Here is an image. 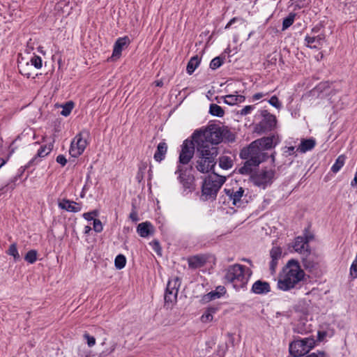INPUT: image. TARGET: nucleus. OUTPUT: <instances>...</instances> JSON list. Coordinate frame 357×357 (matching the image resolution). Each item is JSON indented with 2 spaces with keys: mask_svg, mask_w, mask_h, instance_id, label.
Segmentation results:
<instances>
[{
  "mask_svg": "<svg viewBox=\"0 0 357 357\" xmlns=\"http://www.w3.org/2000/svg\"><path fill=\"white\" fill-rule=\"evenodd\" d=\"M304 278L305 273L299 262L296 259H290L279 275L278 287L282 291L291 290L296 288Z\"/></svg>",
  "mask_w": 357,
  "mask_h": 357,
  "instance_id": "1",
  "label": "nucleus"
},
{
  "mask_svg": "<svg viewBox=\"0 0 357 357\" xmlns=\"http://www.w3.org/2000/svg\"><path fill=\"white\" fill-rule=\"evenodd\" d=\"M240 157L241 159L245 160V162L238 171L241 174L249 175L261 162L267 160L268 155L266 152H263L259 145H257L253 141L248 146L241 150Z\"/></svg>",
  "mask_w": 357,
  "mask_h": 357,
  "instance_id": "2",
  "label": "nucleus"
},
{
  "mask_svg": "<svg viewBox=\"0 0 357 357\" xmlns=\"http://www.w3.org/2000/svg\"><path fill=\"white\" fill-rule=\"evenodd\" d=\"M218 154L217 146L197 144V161L195 167L202 173H208L211 171L216 164V157Z\"/></svg>",
  "mask_w": 357,
  "mask_h": 357,
  "instance_id": "3",
  "label": "nucleus"
},
{
  "mask_svg": "<svg viewBox=\"0 0 357 357\" xmlns=\"http://www.w3.org/2000/svg\"><path fill=\"white\" fill-rule=\"evenodd\" d=\"M195 153V144L192 141L185 139L182 146L178 158V165L175 174H178V179L185 188H190V178L186 175V169L182 165H187L192 158Z\"/></svg>",
  "mask_w": 357,
  "mask_h": 357,
  "instance_id": "4",
  "label": "nucleus"
},
{
  "mask_svg": "<svg viewBox=\"0 0 357 357\" xmlns=\"http://www.w3.org/2000/svg\"><path fill=\"white\" fill-rule=\"evenodd\" d=\"M250 269L245 266L236 264L225 270V280L236 289L244 288L249 280Z\"/></svg>",
  "mask_w": 357,
  "mask_h": 357,
  "instance_id": "5",
  "label": "nucleus"
},
{
  "mask_svg": "<svg viewBox=\"0 0 357 357\" xmlns=\"http://www.w3.org/2000/svg\"><path fill=\"white\" fill-rule=\"evenodd\" d=\"M222 127L211 125L204 130H196L193 133L192 137L198 145L208 144V145L211 144L212 146H216L222 141Z\"/></svg>",
  "mask_w": 357,
  "mask_h": 357,
  "instance_id": "6",
  "label": "nucleus"
},
{
  "mask_svg": "<svg viewBox=\"0 0 357 357\" xmlns=\"http://www.w3.org/2000/svg\"><path fill=\"white\" fill-rule=\"evenodd\" d=\"M226 181V177L215 173L208 175L204 181L202 192L206 199H215L217 193Z\"/></svg>",
  "mask_w": 357,
  "mask_h": 357,
  "instance_id": "7",
  "label": "nucleus"
},
{
  "mask_svg": "<svg viewBox=\"0 0 357 357\" xmlns=\"http://www.w3.org/2000/svg\"><path fill=\"white\" fill-rule=\"evenodd\" d=\"M315 346L314 338L307 337L297 340L289 344V352L295 356H303L307 354Z\"/></svg>",
  "mask_w": 357,
  "mask_h": 357,
  "instance_id": "8",
  "label": "nucleus"
},
{
  "mask_svg": "<svg viewBox=\"0 0 357 357\" xmlns=\"http://www.w3.org/2000/svg\"><path fill=\"white\" fill-rule=\"evenodd\" d=\"M275 174V169L265 168L254 174L251 173L250 179L255 185L264 189L272 183Z\"/></svg>",
  "mask_w": 357,
  "mask_h": 357,
  "instance_id": "9",
  "label": "nucleus"
},
{
  "mask_svg": "<svg viewBox=\"0 0 357 357\" xmlns=\"http://www.w3.org/2000/svg\"><path fill=\"white\" fill-rule=\"evenodd\" d=\"M180 286L181 280L178 277H175L168 281L164 298L165 304H173L176 302Z\"/></svg>",
  "mask_w": 357,
  "mask_h": 357,
  "instance_id": "10",
  "label": "nucleus"
},
{
  "mask_svg": "<svg viewBox=\"0 0 357 357\" xmlns=\"http://www.w3.org/2000/svg\"><path fill=\"white\" fill-rule=\"evenodd\" d=\"M226 195L228 196L229 201L232 202V205L236 207H243L248 202L247 195H245V190L240 187L237 190L225 189Z\"/></svg>",
  "mask_w": 357,
  "mask_h": 357,
  "instance_id": "11",
  "label": "nucleus"
},
{
  "mask_svg": "<svg viewBox=\"0 0 357 357\" xmlns=\"http://www.w3.org/2000/svg\"><path fill=\"white\" fill-rule=\"evenodd\" d=\"M262 119L257 126L259 132H266L272 130L276 126L277 120L275 115L271 114L267 110L261 112Z\"/></svg>",
  "mask_w": 357,
  "mask_h": 357,
  "instance_id": "12",
  "label": "nucleus"
},
{
  "mask_svg": "<svg viewBox=\"0 0 357 357\" xmlns=\"http://www.w3.org/2000/svg\"><path fill=\"white\" fill-rule=\"evenodd\" d=\"M86 146V141L82 138L81 134H78L71 142L69 153L73 157L77 158L84 152Z\"/></svg>",
  "mask_w": 357,
  "mask_h": 357,
  "instance_id": "13",
  "label": "nucleus"
},
{
  "mask_svg": "<svg viewBox=\"0 0 357 357\" xmlns=\"http://www.w3.org/2000/svg\"><path fill=\"white\" fill-rule=\"evenodd\" d=\"M51 150L52 149L50 146L47 147V146H41L39 150L38 151L36 155L32 160H31L26 165H25L24 167H22L20 174L15 176L13 179V181L15 182L16 181H17L21 177L22 174L25 171V169L33 165L38 158H44L50 153Z\"/></svg>",
  "mask_w": 357,
  "mask_h": 357,
  "instance_id": "14",
  "label": "nucleus"
},
{
  "mask_svg": "<svg viewBox=\"0 0 357 357\" xmlns=\"http://www.w3.org/2000/svg\"><path fill=\"white\" fill-rule=\"evenodd\" d=\"M310 237L307 236H298L295 238L294 249L296 252L301 254V255H310V249H309V240Z\"/></svg>",
  "mask_w": 357,
  "mask_h": 357,
  "instance_id": "15",
  "label": "nucleus"
},
{
  "mask_svg": "<svg viewBox=\"0 0 357 357\" xmlns=\"http://www.w3.org/2000/svg\"><path fill=\"white\" fill-rule=\"evenodd\" d=\"M130 42L128 36L119 38L114 43L112 57L119 59L121 55L122 50L130 44Z\"/></svg>",
  "mask_w": 357,
  "mask_h": 357,
  "instance_id": "16",
  "label": "nucleus"
},
{
  "mask_svg": "<svg viewBox=\"0 0 357 357\" xmlns=\"http://www.w3.org/2000/svg\"><path fill=\"white\" fill-rule=\"evenodd\" d=\"M325 38L326 36L324 33H319L317 35H307L305 36V40L307 47L317 49L320 45H323Z\"/></svg>",
  "mask_w": 357,
  "mask_h": 357,
  "instance_id": "17",
  "label": "nucleus"
},
{
  "mask_svg": "<svg viewBox=\"0 0 357 357\" xmlns=\"http://www.w3.org/2000/svg\"><path fill=\"white\" fill-rule=\"evenodd\" d=\"M137 231L141 237L146 238L154 232V228L149 222H142L138 225Z\"/></svg>",
  "mask_w": 357,
  "mask_h": 357,
  "instance_id": "18",
  "label": "nucleus"
},
{
  "mask_svg": "<svg viewBox=\"0 0 357 357\" xmlns=\"http://www.w3.org/2000/svg\"><path fill=\"white\" fill-rule=\"evenodd\" d=\"M59 207L68 212L76 213L81 211V206L79 204L66 199L59 203Z\"/></svg>",
  "mask_w": 357,
  "mask_h": 357,
  "instance_id": "19",
  "label": "nucleus"
},
{
  "mask_svg": "<svg viewBox=\"0 0 357 357\" xmlns=\"http://www.w3.org/2000/svg\"><path fill=\"white\" fill-rule=\"evenodd\" d=\"M252 291L257 294H266L271 291L270 284L267 282L257 280L253 284Z\"/></svg>",
  "mask_w": 357,
  "mask_h": 357,
  "instance_id": "20",
  "label": "nucleus"
},
{
  "mask_svg": "<svg viewBox=\"0 0 357 357\" xmlns=\"http://www.w3.org/2000/svg\"><path fill=\"white\" fill-rule=\"evenodd\" d=\"M273 138L274 136L262 137L255 140L254 142L259 145V147L261 150H263V152H265V151L273 147Z\"/></svg>",
  "mask_w": 357,
  "mask_h": 357,
  "instance_id": "21",
  "label": "nucleus"
},
{
  "mask_svg": "<svg viewBox=\"0 0 357 357\" xmlns=\"http://www.w3.org/2000/svg\"><path fill=\"white\" fill-rule=\"evenodd\" d=\"M219 306L212 305L206 308V311L201 317V321L203 323H208L213 321V314L219 310Z\"/></svg>",
  "mask_w": 357,
  "mask_h": 357,
  "instance_id": "22",
  "label": "nucleus"
},
{
  "mask_svg": "<svg viewBox=\"0 0 357 357\" xmlns=\"http://www.w3.org/2000/svg\"><path fill=\"white\" fill-rule=\"evenodd\" d=\"M167 151V145L165 142H161L158 144L157 150L154 153V159L157 162H161L165 159V155Z\"/></svg>",
  "mask_w": 357,
  "mask_h": 357,
  "instance_id": "23",
  "label": "nucleus"
},
{
  "mask_svg": "<svg viewBox=\"0 0 357 357\" xmlns=\"http://www.w3.org/2000/svg\"><path fill=\"white\" fill-rule=\"evenodd\" d=\"M302 263L303 267L310 272H312L317 266V264L314 261L310 253L309 255L307 254L303 255V257H302Z\"/></svg>",
  "mask_w": 357,
  "mask_h": 357,
  "instance_id": "24",
  "label": "nucleus"
},
{
  "mask_svg": "<svg viewBox=\"0 0 357 357\" xmlns=\"http://www.w3.org/2000/svg\"><path fill=\"white\" fill-rule=\"evenodd\" d=\"M224 102L229 105H234L245 101V98L242 95L229 94L223 97Z\"/></svg>",
  "mask_w": 357,
  "mask_h": 357,
  "instance_id": "25",
  "label": "nucleus"
},
{
  "mask_svg": "<svg viewBox=\"0 0 357 357\" xmlns=\"http://www.w3.org/2000/svg\"><path fill=\"white\" fill-rule=\"evenodd\" d=\"M189 267L192 268H197L203 266L206 263V259L199 255L190 257L188 260Z\"/></svg>",
  "mask_w": 357,
  "mask_h": 357,
  "instance_id": "26",
  "label": "nucleus"
},
{
  "mask_svg": "<svg viewBox=\"0 0 357 357\" xmlns=\"http://www.w3.org/2000/svg\"><path fill=\"white\" fill-rule=\"evenodd\" d=\"M315 144L316 142L314 139H303L298 148V151L301 153H305L312 150L315 146Z\"/></svg>",
  "mask_w": 357,
  "mask_h": 357,
  "instance_id": "27",
  "label": "nucleus"
},
{
  "mask_svg": "<svg viewBox=\"0 0 357 357\" xmlns=\"http://www.w3.org/2000/svg\"><path fill=\"white\" fill-rule=\"evenodd\" d=\"M18 68L20 73L27 78L31 77L33 74L32 72L33 68H31V64H29V62H26V63H20L18 64Z\"/></svg>",
  "mask_w": 357,
  "mask_h": 357,
  "instance_id": "28",
  "label": "nucleus"
},
{
  "mask_svg": "<svg viewBox=\"0 0 357 357\" xmlns=\"http://www.w3.org/2000/svg\"><path fill=\"white\" fill-rule=\"evenodd\" d=\"M234 165L233 160L227 155H222L219 158V166L224 169H229Z\"/></svg>",
  "mask_w": 357,
  "mask_h": 357,
  "instance_id": "29",
  "label": "nucleus"
},
{
  "mask_svg": "<svg viewBox=\"0 0 357 357\" xmlns=\"http://www.w3.org/2000/svg\"><path fill=\"white\" fill-rule=\"evenodd\" d=\"M200 59L198 56L192 57L188 63L186 70L189 75L192 74L195 69L198 67Z\"/></svg>",
  "mask_w": 357,
  "mask_h": 357,
  "instance_id": "30",
  "label": "nucleus"
},
{
  "mask_svg": "<svg viewBox=\"0 0 357 357\" xmlns=\"http://www.w3.org/2000/svg\"><path fill=\"white\" fill-rule=\"evenodd\" d=\"M346 160V156L344 155H340L337 157L335 160V162L331 167V171L333 173L338 172L340 169L344 166Z\"/></svg>",
  "mask_w": 357,
  "mask_h": 357,
  "instance_id": "31",
  "label": "nucleus"
},
{
  "mask_svg": "<svg viewBox=\"0 0 357 357\" xmlns=\"http://www.w3.org/2000/svg\"><path fill=\"white\" fill-rule=\"evenodd\" d=\"M209 113L215 116L222 117L225 114L224 109L216 104H211L209 107Z\"/></svg>",
  "mask_w": 357,
  "mask_h": 357,
  "instance_id": "32",
  "label": "nucleus"
},
{
  "mask_svg": "<svg viewBox=\"0 0 357 357\" xmlns=\"http://www.w3.org/2000/svg\"><path fill=\"white\" fill-rule=\"evenodd\" d=\"M296 13H291L289 15L283 20L282 22V30H286L291 26L295 20Z\"/></svg>",
  "mask_w": 357,
  "mask_h": 357,
  "instance_id": "33",
  "label": "nucleus"
},
{
  "mask_svg": "<svg viewBox=\"0 0 357 357\" xmlns=\"http://www.w3.org/2000/svg\"><path fill=\"white\" fill-rule=\"evenodd\" d=\"M61 107L62 110L61 112V114L63 116H68L70 115L74 107V102L72 101H68L63 105Z\"/></svg>",
  "mask_w": 357,
  "mask_h": 357,
  "instance_id": "34",
  "label": "nucleus"
},
{
  "mask_svg": "<svg viewBox=\"0 0 357 357\" xmlns=\"http://www.w3.org/2000/svg\"><path fill=\"white\" fill-rule=\"evenodd\" d=\"M7 254L13 257L14 260L17 261L20 259V254L17 251V244L15 243H12L7 251Z\"/></svg>",
  "mask_w": 357,
  "mask_h": 357,
  "instance_id": "35",
  "label": "nucleus"
},
{
  "mask_svg": "<svg viewBox=\"0 0 357 357\" xmlns=\"http://www.w3.org/2000/svg\"><path fill=\"white\" fill-rule=\"evenodd\" d=\"M220 297L221 296L217 291H212L204 295L202 298V303H206Z\"/></svg>",
  "mask_w": 357,
  "mask_h": 357,
  "instance_id": "36",
  "label": "nucleus"
},
{
  "mask_svg": "<svg viewBox=\"0 0 357 357\" xmlns=\"http://www.w3.org/2000/svg\"><path fill=\"white\" fill-rule=\"evenodd\" d=\"M126 264V259L124 255H119L116 257L114 264L117 269H122L125 267Z\"/></svg>",
  "mask_w": 357,
  "mask_h": 357,
  "instance_id": "37",
  "label": "nucleus"
},
{
  "mask_svg": "<svg viewBox=\"0 0 357 357\" xmlns=\"http://www.w3.org/2000/svg\"><path fill=\"white\" fill-rule=\"evenodd\" d=\"M37 255L36 250H31L25 255L24 259L30 264H33L37 260Z\"/></svg>",
  "mask_w": 357,
  "mask_h": 357,
  "instance_id": "38",
  "label": "nucleus"
},
{
  "mask_svg": "<svg viewBox=\"0 0 357 357\" xmlns=\"http://www.w3.org/2000/svg\"><path fill=\"white\" fill-rule=\"evenodd\" d=\"M224 56H216L212 59L210 63V68L213 70H215L220 67L224 62Z\"/></svg>",
  "mask_w": 357,
  "mask_h": 357,
  "instance_id": "39",
  "label": "nucleus"
},
{
  "mask_svg": "<svg viewBox=\"0 0 357 357\" xmlns=\"http://www.w3.org/2000/svg\"><path fill=\"white\" fill-rule=\"evenodd\" d=\"M222 140L225 139L229 142H232L235 140L234 135L227 128L222 127Z\"/></svg>",
  "mask_w": 357,
  "mask_h": 357,
  "instance_id": "40",
  "label": "nucleus"
},
{
  "mask_svg": "<svg viewBox=\"0 0 357 357\" xmlns=\"http://www.w3.org/2000/svg\"><path fill=\"white\" fill-rule=\"evenodd\" d=\"M117 344L115 342H111L109 343V347L103 350L100 354L99 357H106L108 355L111 354L116 349Z\"/></svg>",
  "mask_w": 357,
  "mask_h": 357,
  "instance_id": "41",
  "label": "nucleus"
},
{
  "mask_svg": "<svg viewBox=\"0 0 357 357\" xmlns=\"http://www.w3.org/2000/svg\"><path fill=\"white\" fill-rule=\"evenodd\" d=\"M271 259L278 260L282 256V249L280 247H273L270 251Z\"/></svg>",
  "mask_w": 357,
  "mask_h": 357,
  "instance_id": "42",
  "label": "nucleus"
},
{
  "mask_svg": "<svg viewBox=\"0 0 357 357\" xmlns=\"http://www.w3.org/2000/svg\"><path fill=\"white\" fill-rule=\"evenodd\" d=\"M29 64H31V67L34 66L37 69L41 68L42 59L39 56H33L30 60Z\"/></svg>",
  "mask_w": 357,
  "mask_h": 357,
  "instance_id": "43",
  "label": "nucleus"
},
{
  "mask_svg": "<svg viewBox=\"0 0 357 357\" xmlns=\"http://www.w3.org/2000/svg\"><path fill=\"white\" fill-rule=\"evenodd\" d=\"M83 337L85 340H86L87 344L89 347H92L95 345L96 339L93 336H91L89 333H85Z\"/></svg>",
  "mask_w": 357,
  "mask_h": 357,
  "instance_id": "44",
  "label": "nucleus"
},
{
  "mask_svg": "<svg viewBox=\"0 0 357 357\" xmlns=\"http://www.w3.org/2000/svg\"><path fill=\"white\" fill-rule=\"evenodd\" d=\"M268 102L273 106L274 107L277 109H280L282 107V104L279 101L278 97L276 96H272L270 100H268Z\"/></svg>",
  "mask_w": 357,
  "mask_h": 357,
  "instance_id": "45",
  "label": "nucleus"
},
{
  "mask_svg": "<svg viewBox=\"0 0 357 357\" xmlns=\"http://www.w3.org/2000/svg\"><path fill=\"white\" fill-rule=\"evenodd\" d=\"M237 22H240L241 24H245V20L243 18L234 17L231 20H230V21L227 24V25L225 26V29H227L230 28L234 23Z\"/></svg>",
  "mask_w": 357,
  "mask_h": 357,
  "instance_id": "46",
  "label": "nucleus"
},
{
  "mask_svg": "<svg viewBox=\"0 0 357 357\" xmlns=\"http://www.w3.org/2000/svg\"><path fill=\"white\" fill-rule=\"evenodd\" d=\"M103 227L102 222L98 219L93 220V229L96 232H100L102 231Z\"/></svg>",
  "mask_w": 357,
  "mask_h": 357,
  "instance_id": "47",
  "label": "nucleus"
},
{
  "mask_svg": "<svg viewBox=\"0 0 357 357\" xmlns=\"http://www.w3.org/2000/svg\"><path fill=\"white\" fill-rule=\"evenodd\" d=\"M350 275L353 278H357V261H353L350 268Z\"/></svg>",
  "mask_w": 357,
  "mask_h": 357,
  "instance_id": "48",
  "label": "nucleus"
},
{
  "mask_svg": "<svg viewBox=\"0 0 357 357\" xmlns=\"http://www.w3.org/2000/svg\"><path fill=\"white\" fill-rule=\"evenodd\" d=\"M98 215V212L96 211H93L91 212L85 213L83 214V217L86 220H94V217Z\"/></svg>",
  "mask_w": 357,
  "mask_h": 357,
  "instance_id": "49",
  "label": "nucleus"
},
{
  "mask_svg": "<svg viewBox=\"0 0 357 357\" xmlns=\"http://www.w3.org/2000/svg\"><path fill=\"white\" fill-rule=\"evenodd\" d=\"M253 109H254V107L252 105H247L241 109V115H247V114H250Z\"/></svg>",
  "mask_w": 357,
  "mask_h": 357,
  "instance_id": "50",
  "label": "nucleus"
},
{
  "mask_svg": "<svg viewBox=\"0 0 357 357\" xmlns=\"http://www.w3.org/2000/svg\"><path fill=\"white\" fill-rule=\"evenodd\" d=\"M56 162L59 163L61 166H65L67 163V160L66 157L63 155H59L56 157Z\"/></svg>",
  "mask_w": 357,
  "mask_h": 357,
  "instance_id": "51",
  "label": "nucleus"
},
{
  "mask_svg": "<svg viewBox=\"0 0 357 357\" xmlns=\"http://www.w3.org/2000/svg\"><path fill=\"white\" fill-rule=\"evenodd\" d=\"M278 260L271 259L270 262V270L271 273H274L275 272L276 267L278 266Z\"/></svg>",
  "mask_w": 357,
  "mask_h": 357,
  "instance_id": "52",
  "label": "nucleus"
},
{
  "mask_svg": "<svg viewBox=\"0 0 357 357\" xmlns=\"http://www.w3.org/2000/svg\"><path fill=\"white\" fill-rule=\"evenodd\" d=\"M151 245H152L153 249L158 254L161 250L159 242L158 241H153Z\"/></svg>",
  "mask_w": 357,
  "mask_h": 357,
  "instance_id": "53",
  "label": "nucleus"
},
{
  "mask_svg": "<svg viewBox=\"0 0 357 357\" xmlns=\"http://www.w3.org/2000/svg\"><path fill=\"white\" fill-rule=\"evenodd\" d=\"M268 94H269V92H267V93H257L253 95L252 99L254 100H259L261 98H263V97H264V96H267Z\"/></svg>",
  "mask_w": 357,
  "mask_h": 357,
  "instance_id": "54",
  "label": "nucleus"
},
{
  "mask_svg": "<svg viewBox=\"0 0 357 357\" xmlns=\"http://www.w3.org/2000/svg\"><path fill=\"white\" fill-rule=\"evenodd\" d=\"M130 218L133 221V222H137L139 220V218H138V215H137V211H135V208H133L132 210V212L130 213Z\"/></svg>",
  "mask_w": 357,
  "mask_h": 357,
  "instance_id": "55",
  "label": "nucleus"
},
{
  "mask_svg": "<svg viewBox=\"0 0 357 357\" xmlns=\"http://www.w3.org/2000/svg\"><path fill=\"white\" fill-rule=\"evenodd\" d=\"M320 30H321V26H316L312 29L310 35H317L319 33H323L322 32L320 33Z\"/></svg>",
  "mask_w": 357,
  "mask_h": 357,
  "instance_id": "56",
  "label": "nucleus"
},
{
  "mask_svg": "<svg viewBox=\"0 0 357 357\" xmlns=\"http://www.w3.org/2000/svg\"><path fill=\"white\" fill-rule=\"evenodd\" d=\"M215 291H217L221 296L225 294L226 290L225 288L222 286H219L216 288Z\"/></svg>",
  "mask_w": 357,
  "mask_h": 357,
  "instance_id": "57",
  "label": "nucleus"
},
{
  "mask_svg": "<svg viewBox=\"0 0 357 357\" xmlns=\"http://www.w3.org/2000/svg\"><path fill=\"white\" fill-rule=\"evenodd\" d=\"M155 83L157 86H162L163 85V82L161 80L155 81Z\"/></svg>",
  "mask_w": 357,
  "mask_h": 357,
  "instance_id": "58",
  "label": "nucleus"
},
{
  "mask_svg": "<svg viewBox=\"0 0 357 357\" xmlns=\"http://www.w3.org/2000/svg\"><path fill=\"white\" fill-rule=\"evenodd\" d=\"M6 160H4L3 158H0V167H1L3 165H4L6 163Z\"/></svg>",
  "mask_w": 357,
  "mask_h": 357,
  "instance_id": "59",
  "label": "nucleus"
},
{
  "mask_svg": "<svg viewBox=\"0 0 357 357\" xmlns=\"http://www.w3.org/2000/svg\"><path fill=\"white\" fill-rule=\"evenodd\" d=\"M91 228L89 226H86L84 228V233L88 234L91 231Z\"/></svg>",
  "mask_w": 357,
  "mask_h": 357,
  "instance_id": "60",
  "label": "nucleus"
},
{
  "mask_svg": "<svg viewBox=\"0 0 357 357\" xmlns=\"http://www.w3.org/2000/svg\"><path fill=\"white\" fill-rule=\"evenodd\" d=\"M294 149L295 148L294 146L289 147V151H290V153L294 152Z\"/></svg>",
  "mask_w": 357,
  "mask_h": 357,
  "instance_id": "61",
  "label": "nucleus"
},
{
  "mask_svg": "<svg viewBox=\"0 0 357 357\" xmlns=\"http://www.w3.org/2000/svg\"><path fill=\"white\" fill-rule=\"evenodd\" d=\"M271 158H272V160H273V162H274V160H275L274 155H271Z\"/></svg>",
  "mask_w": 357,
  "mask_h": 357,
  "instance_id": "62",
  "label": "nucleus"
},
{
  "mask_svg": "<svg viewBox=\"0 0 357 357\" xmlns=\"http://www.w3.org/2000/svg\"><path fill=\"white\" fill-rule=\"evenodd\" d=\"M105 340H106V339H105V340L102 342V345H105Z\"/></svg>",
  "mask_w": 357,
  "mask_h": 357,
  "instance_id": "63",
  "label": "nucleus"
}]
</instances>
